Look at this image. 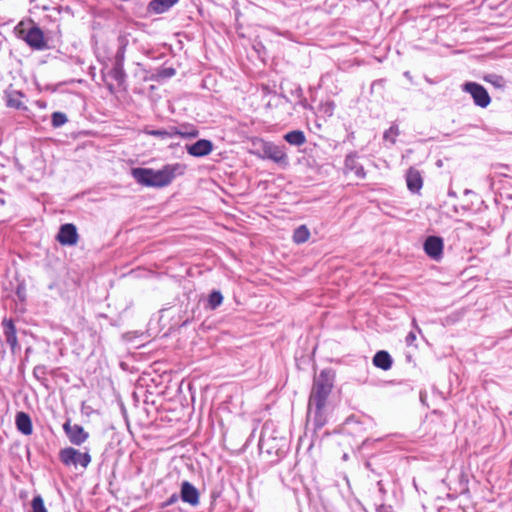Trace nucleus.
<instances>
[{
    "mask_svg": "<svg viewBox=\"0 0 512 512\" xmlns=\"http://www.w3.org/2000/svg\"><path fill=\"white\" fill-rule=\"evenodd\" d=\"M333 387V377L329 371H322L314 380V385L309 397L308 416L314 413V420L318 427L325 423L323 409Z\"/></svg>",
    "mask_w": 512,
    "mask_h": 512,
    "instance_id": "nucleus-1",
    "label": "nucleus"
},
{
    "mask_svg": "<svg viewBox=\"0 0 512 512\" xmlns=\"http://www.w3.org/2000/svg\"><path fill=\"white\" fill-rule=\"evenodd\" d=\"M186 165L182 163L167 164L159 170L135 168L132 171L134 178L141 184L152 187L169 185L177 176L183 175Z\"/></svg>",
    "mask_w": 512,
    "mask_h": 512,
    "instance_id": "nucleus-2",
    "label": "nucleus"
},
{
    "mask_svg": "<svg viewBox=\"0 0 512 512\" xmlns=\"http://www.w3.org/2000/svg\"><path fill=\"white\" fill-rule=\"evenodd\" d=\"M60 459L65 465H81L86 468L91 462V456L88 452L81 453L74 448H65L60 451Z\"/></svg>",
    "mask_w": 512,
    "mask_h": 512,
    "instance_id": "nucleus-3",
    "label": "nucleus"
},
{
    "mask_svg": "<svg viewBox=\"0 0 512 512\" xmlns=\"http://www.w3.org/2000/svg\"><path fill=\"white\" fill-rule=\"evenodd\" d=\"M463 89L470 93L475 104L480 107H487L490 103V96L486 89L474 82H468L464 85Z\"/></svg>",
    "mask_w": 512,
    "mask_h": 512,
    "instance_id": "nucleus-4",
    "label": "nucleus"
},
{
    "mask_svg": "<svg viewBox=\"0 0 512 512\" xmlns=\"http://www.w3.org/2000/svg\"><path fill=\"white\" fill-rule=\"evenodd\" d=\"M262 151L264 158L270 159L283 166L288 164V157L283 148L273 143L266 142L263 144Z\"/></svg>",
    "mask_w": 512,
    "mask_h": 512,
    "instance_id": "nucleus-5",
    "label": "nucleus"
},
{
    "mask_svg": "<svg viewBox=\"0 0 512 512\" xmlns=\"http://www.w3.org/2000/svg\"><path fill=\"white\" fill-rule=\"evenodd\" d=\"M63 429L66 432L70 442L75 445H81L87 440L89 436L88 433L84 431L82 426L78 424L71 425L69 420L63 425Z\"/></svg>",
    "mask_w": 512,
    "mask_h": 512,
    "instance_id": "nucleus-6",
    "label": "nucleus"
},
{
    "mask_svg": "<svg viewBox=\"0 0 512 512\" xmlns=\"http://www.w3.org/2000/svg\"><path fill=\"white\" fill-rule=\"evenodd\" d=\"M57 240L62 245H75L78 242V233L75 225L70 223L62 225L57 235Z\"/></svg>",
    "mask_w": 512,
    "mask_h": 512,
    "instance_id": "nucleus-7",
    "label": "nucleus"
},
{
    "mask_svg": "<svg viewBox=\"0 0 512 512\" xmlns=\"http://www.w3.org/2000/svg\"><path fill=\"white\" fill-rule=\"evenodd\" d=\"M424 250L429 257L439 259L443 252L442 239L436 236L428 237L424 243Z\"/></svg>",
    "mask_w": 512,
    "mask_h": 512,
    "instance_id": "nucleus-8",
    "label": "nucleus"
},
{
    "mask_svg": "<svg viewBox=\"0 0 512 512\" xmlns=\"http://www.w3.org/2000/svg\"><path fill=\"white\" fill-rule=\"evenodd\" d=\"M187 152L195 157H203L210 154L213 150V144L211 141L206 139L198 140L192 145H188Z\"/></svg>",
    "mask_w": 512,
    "mask_h": 512,
    "instance_id": "nucleus-9",
    "label": "nucleus"
},
{
    "mask_svg": "<svg viewBox=\"0 0 512 512\" xmlns=\"http://www.w3.org/2000/svg\"><path fill=\"white\" fill-rule=\"evenodd\" d=\"M23 39L27 42L28 45L35 49H42L45 47V41L42 31L33 26L28 30V32L23 36Z\"/></svg>",
    "mask_w": 512,
    "mask_h": 512,
    "instance_id": "nucleus-10",
    "label": "nucleus"
},
{
    "mask_svg": "<svg viewBox=\"0 0 512 512\" xmlns=\"http://www.w3.org/2000/svg\"><path fill=\"white\" fill-rule=\"evenodd\" d=\"M181 499L192 506H196L199 504V492L190 482L184 481L181 485Z\"/></svg>",
    "mask_w": 512,
    "mask_h": 512,
    "instance_id": "nucleus-11",
    "label": "nucleus"
},
{
    "mask_svg": "<svg viewBox=\"0 0 512 512\" xmlns=\"http://www.w3.org/2000/svg\"><path fill=\"white\" fill-rule=\"evenodd\" d=\"M15 423L18 431L24 435H31L33 426L30 416L25 412H18L16 414Z\"/></svg>",
    "mask_w": 512,
    "mask_h": 512,
    "instance_id": "nucleus-12",
    "label": "nucleus"
},
{
    "mask_svg": "<svg viewBox=\"0 0 512 512\" xmlns=\"http://www.w3.org/2000/svg\"><path fill=\"white\" fill-rule=\"evenodd\" d=\"M407 187L412 192H419L422 188V177L416 169L410 168L406 175Z\"/></svg>",
    "mask_w": 512,
    "mask_h": 512,
    "instance_id": "nucleus-13",
    "label": "nucleus"
},
{
    "mask_svg": "<svg viewBox=\"0 0 512 512\" xmlns=\"http://www.w3.org/2000/svg\"><path fill=\"white\" fill-rule=\"evenodd\" d=\"M3 326L6 341L10 345L11 349L15 350L18 346L15 326L11 320L7 319L3 320Z\"/></svg>",
    "mask_w": 512,
    "mask_h": 512,
    "instance_id": "nucleus-14",
    "label": "nucleus"
},
{
    "mask_svg": "<svg viewBox=\"0 0 512 512\" xmlns=\"http://www.w3.org/2000/svg\"><path fill=\"white\" fill-rule=\"evenodd\" d=\"M174 137L179 136L182 138H195L198 136V130L188 124L180 125L179 127H173Z\"/></svg>",
    "mask_w": 512,
    "mask_h": 512,
    "instance_id": "nucleus-15",
    "label": "nucleus"
},
{
    "mask_svg": "<svg viewBox=\"0 0 512 512\" xmlns=\"http://www.w3.org/2000/svg\"><path fill=\"white\" fill-rule=\"evenodd\" d=\"M373 363L376 367L381 368L383 370H388L391 368L392 359L388 352L379 351L375 354L373 358Z\"/></svg>",
    "mask_w": 512,
    "mask_h": 512,
    "instance_id": "nucleus-16",
    "label": "nucleus"
},
{
    "mask_svg": "<svg viewBox=\"0 0 512 512\" xmlns=\"http://www.w3.org/2000/svg\"><path fill=\"white\" fill-rule=\"evenodd\" d=\"M177 2L178 0H153L150 2L149 8L157 14H161L167 11Z\"/></svg>",
    "mask_w": 512,
    "mask_h": 512,
    "instance_id": "nucleus-17",
    "label": "nucleus"
},
{
    "mask_svg": "<svg viewBox=\"0 0 512 512\" xmlns=\"http://www.w3.org/2000/svg\"><path fill=\"white\" fill-rule=\"evenodd\" d=\"M284 139L291 145L300 146L305 143L306 138L302 131L294 130L291 132H288Z\"/></svg>",
    "mask_w": 512,
    "mask_h": 512,
    "instance_id": "nucleus-18",
    "label": "nucleus"
},
{
    "mask_svg": "<svg viewBox=\"0 0 512 512\" xmlns=\"http://www.w3.org/2000/svg\"><path fill=\"white\" fill-rule=\"evenodd\" d=\"M310 237V231L305 225L298 227L293 234V240L297 244L305 243Z\"/></svg>",
    "mask_w": 512,
    "mask_h": 512,
    "instance_id": "nucleus-19",
    "label": "nucleus"
},
{
    "mask_svg": "<svg viewBox=\"0 0 512 512\" xmlns=\"http://www.w3.org/2000/svg\"><path fill=\"white\" fill-rule=\"evenodd\" d=\"M22 94L21 93H10L7 96V105L9 107L20 109L23 107V103L21 101Z\"/></svg>",
    "mask_w": 512,
    "mask_h": 512,
    "instance_id": "nucleus-20",
    "label": "nucleus"
},
{
    "mask_svg": "<svg viewBox=\"0 0 512 512\" xmlns=\"http://www.w3.org/2000/svg\"><path fill=\"white\" fill-rule=\"evenodd\" d=\"M147 133L149 135L159 137L164 140L174 138L173 127H170L169 129L150 130Z\"/></svg>",
    "mask_w": 512,
    "mask_h": 512,
    "instance_id": "nucleus-21",
    "label": "nucleus"
},
{
    "mask_svg": "<svg viewBox=\"0 0 512 512\" xmlns=\"http://www.w3.org/2000/svg\"><path fill=\"white\" fill-rule=\"evenodd\" d=\"M223 301V296L219 291H213L209 295L208 304L211 309H216L218 306L221 305Z\"/></svg>",
    "mask_w": 512,
    "mask_h": 512,
    "instance_id": "nucleus-22",
    "label": "nucleus"
},
{
    "mask_svg": "<svg viewBox=\"0 0 512 512\" xmlns=\"http://www.w3.org/2000/svg\"><path fill=\"white\" fill-rule=\"evenodd\" d=\"M31 506L32 512H47L43 498L40 495L33 498Z\"/></svg>",
    "mask_w": 512,
    "mask_h": 512,
    "instance_id": "nucleus-23",
    "label": "nucleus"
},
{
    "mask_svg": "<svg viewBox=\"0 0 512 512\" xmlns=\"http://www.w3.org/2000/svg\"><path fill=\"white\" fill-rule=\"evenodd\" d=\"M67 122V117L61 112H54L52 115V125L54 127H60Z\"/></svg>",
    "mask_w": 512,
    "mask_h": 512,
    "instance_id": "nucleus-24",
    "label": "nucleus"
},
{
    "mask_svg": "<svg viewBox=\"0 0 512 512\" xmlns=\"http://www.w3.org/2000/svg\"><path fill=\"white\" fill-rule=\"evenodd\" d=\"M485 81L490 82L498 88L504 87L505 81L503 77L497 75H489L485 77Z\"/></svg>",
    "mask_w": 512,
    "mask_h": 512,
    "instance_id": "nucleus-25",
    "label": "nucleus"
},
{
    "mask_svg": "<svg viewBox=\"0 0 512 512\" xmlns=\"http://www.w3.org/2000/svg\"><path fill=\"white\" fill-rule=\"evenodd\" d=\"M112 76L114 77V79H116L119 83H121L124 79V71L122 69V67L120 65H117L113 71H112Z\"/></svg>",
    "mask_w": 512,
    "mask_h": 512,
    "instance_id": "nucleus-26",
    "label": "nucleus"
},
{
    "mask_svg": "<svg viewBox=\"0 0 512 512\" xmlns=\"http://www.w3.org/2000/svg\"><path fill=\"white\" fill-rule=\"evenodd\" d=\"M415 341H416V334L414 332L408 333V335L406 336V339H405L407 346L414 345Z\"/></svg>",
    "mask_w": 512,
    "mask_h": 512,
    "instance_id": "nucleus-27",
    "label": "nucleus"
},
{
    "mask_svg": "<svg viewBox=\"0 0 512 512\" xmlns=\"http://www.w3.org/2000/svg\"><path fill=\"white\" fill-rule=\"evenodd\" d=\"M175 74V70L173 68H165L162 70L161 75L165 77H171Z\"/></svg>",
    "mask_w": 512,
    "mask_h": 512,
    "instance_id": "nucleus-28",
    "label": "nucleus"
},
{
    "mask_svg": "<svg viewBox=\"0 0 512 512\" xmlns=\"http://www.w3.org/2000/svg\"><path fill=\"white\" fill-rule=\"evenodd\" d=\"M391 133L396 134L397 132H396V131H394V129H393V128H391L389 131H386V132H385V134H384V138H385V139H389V137H391Z\"/></svg>",
    "mask_w": 512,
    "mask_h": 512,
    "instance_id": "nucleus-29",
    "label": "nucleus"
},
{
    "mask_svg": "<svg viewBox=\"0 0 512 512\" xmlns=\"http://www.w3.org/2000/svg\"><path fill=\"white\" fill-rule=\"evenodd\" d=\"M412 324H413V327H414L415 329H417L419 332H421V329H420V328H419V326L417 325V323H416V320H415V319H413Z\"/></svg>",
    "mask_w": 512,
    "mask_h": 512,
    "instance_id": "nucleus-30",
    "label": "nucleus"
},
{
    "mask_svg": "<svg viewBox=\"0 0 512 512\" xmlns=\"http://www.w3.org/2000/svg\"><path fill=\"white\" fill-rule=\"evenodd\" d=\"M176 500V496L173 495L170 500H169V504H172L174 501Z\"/></svg>",
    "mask_w": 512,
    "mask_h": 512,
    "instance_id": "nucleus-31",
    "label": "nucleus"
},
{
    "mask_svg": "<svg viewBox=\"0 0 512 512\" xmlns=\"http://www.w3.org/2000/svg\"><path fill=\"white\" fill-rule=\"evenodd\" d=\"M349 161H351V159H350V158H347V159H346V165H348Z\"/></svg>",
    "mask_w": 512,
    "mask_h": 512,
    "instance_id": "nucleus-32",
    "label": "nucleus"
},
{
    "mask_svg": "<svg viewBox=\"0 0 512 512\" xmlns=\"http://www.w3.org/2000/svg\"><path fill=\"white\" fill-rule=\"evenodd\" d=\"M0 204L3 205L4 204V200L1 198L0 199Z\"/></svg>",
    "mask_w": 512,
    "mask_h": 512,
    "instance_id": "nucleus-33",
    "label": "nucleus"
}]
</instances>
